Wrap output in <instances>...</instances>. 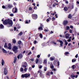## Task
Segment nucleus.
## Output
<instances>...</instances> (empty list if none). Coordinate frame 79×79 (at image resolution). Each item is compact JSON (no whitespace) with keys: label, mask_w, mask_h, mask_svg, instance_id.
Returning <instances> with one entry per match:
<instances>
[{"label":"nucleus","mask_w":79,"mask_h":79,"mask_svg":"<svg viewBox=\"0 0 79 79\" xmlns=\"http://www.w3.org/2000/svg\"><path fill=\"white\" fill-rule=\"evenodd\" d=\"M8 8H9V9H11V8L13 7L12 5L11 4H8L7 6Z\"/></svg>","instance_id":"f8f14e48"},{"label":"nucleus","mask_w":79,"mask_h":79,"mask_svg":"<svg viewBox=\"0 0 79 79\" xmlns=\"http://www.w3.org/2000/svg\"><path fill=\"white\" fill-rule=\"evenodd\" d=\"M5 64V62L3 59H2V66H3L4 64Z\"/></svg>","instance_id":"6ab92c4d"},{"label":"nucleus","mask_w":79,"mask_h":79,"mask_svg":"<svg viewBox=\"0 0 79 79\" xmlns=\"http://www.w3.org/2000/svg\"><path fill=\"white\" fill-rule=\"evenodd\" d=\"M32 70V68L31 67H29V69H28V70L29 71H31Z\"/></svg>","instance_id":"4c0bfd02"},{"label":"nucleus","mask_w":79,"mask_h":79,"mask_svg":"<svg viewBox=\"0 0 79 79\" xmlns=\"http://www.w3.org/2000/svg\"><path fill=\"white\" fill-rule=\"evenodd\" d=\"M40 27H44V25H43L42 23H40Z\"/></svg>","instance_id":"bb28decb"},{"label":"nucleus","mask_w":79,"mask_h":79,"mask_svg":"<svg viewBox=\"0 0 79 79\" xmlns=\"http://www.w3.org/2000/svg\"><path fill=\"white\" fill-rule=\"evenodd\" d=\"M17 60V58H16V57H15L14 61V63H15L16 62Z\"/></svg>","instance_id":"4be33fe9"},{"label":"nucleus","mask_w":79,"mask_h":79,"mask_svg":"<svg viewBox=\"0 0 79 79\" xmlns=\"http://www.w3.org/2000/svg\"><path fill=\"white\" fill-rule=\"evenodd\" d=\"M32 18L35 20H36L38 18V15H37L35 14H32L31 15Z\"/></svg>","instance_id":"7ed1b4c3"},{"label":"nucleus","mask_w":79,"mask_h":79,"mask_svg":"<svg viewBox=\"0 0 79 79\" xmlns=\"http://www.w3.org/2000/svg\"><path fill=\"white\" fill-rule=\"evenodd\" d=\"M21 43H22V42L21 41H19L18 42V44L19 45H20Z\"/></svg>","instance_id":"a878e982"},{"label":"nucleus","mask_w":79,"mask_h":79,"mask_svg":"<svg viewBox=\"0 0 79 79\" xmlns=\"http://www.w3.org/2000/svg\"><path fill=\"white\" fill-rule=\"evenodd\" d=\"M69 54V52H66L65 53V54H66V55H67Z\"/></svg>","instance_id":"09e8293b"},{"label":"nucleus","mask_w":79,"mask_h":79,"mask_svg":"<svg viewBox=\"0 0 79 79\" xmlns=\"http://www.w3.org/2000/svg\"><path fill=\"white\" fill-rule=\"evenodd\" d=\"M70 29V27H69V26H67L66 27V29L67 30H69Z\"/></svg>","instance_id":"a19ab883"},{"label":"nucleus","mask_w":79,"mask_h":79,"mask_svg":"<svg viewBox=\"0 0 79 79\" xmlns=\"http://www.w3.org/2000/svg\"><path fill=\"white\" fill-rule=\"evenodd\" d=\"M75 65H73L72 66V69H75Z\"/></svg>","instance_id":"79ce46f5"},{"label":"nucleus","mask_w":79,"mask_h":79,"mask_svg":"<svg viewBox=\"0 0 79 79\" xmlns=\"http://www.w3.org/2000/svg\"><path fill=\"white\" fill-rule=\"evenodd\" d=\"M8 49H11V44L10 43H9V44H8Z\"/></svg>","instance_id":"dca6fc26"},{"label":"nucleus","mask_w":79,"mask_h":79,"mask_svg":"<svg viewBox=\"0 0 79 79\" xmlns=\"http://www.w3.org/2000/svg\"><path fill=\"white\" fill-rule=\"evenodd\" d=\"M30 74H22V78H27L28 77L30 76Z\"/></svg>","instance_id":"20e7f679"},{"label":"nucleus","mask_w":79,"mask_h":79,"mask_svg":"<svg viewBox=\"0 0 79 79\" xmlns=\"http://www.w3.org/2000/svg\"><path fill=\"white\" fill-rule=\"evenodd\" d=\"M13 4H14V5H15V6L16 5V3L15 2H14L13 3Z\"/></svg>","instance_id":"bf43d9fd"},{"label":"nucleus","mask_w":79,"mask_h":79,"mask_svg":"<svg viewBox=\"0 0 79 79\" xmlns=\"http://www.w3.org/2000/svg\"><path fill=\"white\" fill-rule=\"evenodd\" d=\"M10 16H14L13 14H11L10 15Z\"/></svg>","instance_id":"e2e57ef3"},{"label":"nucleus","mask_w":79,"mask_h":79,"mask_svg":"<svg viewBox=\"0 0 79 79\" xmlns=\"http://www.w3.org/2000/svg\"><path fill=\"white\" fill-rule=\"evenodd\" d=\"M47 68L46 67H45L44 68V71H46L47 70Z\"/></svg>","instance_id":"ea45409f"},{"label":"nucleus","mask_w":79,"mask_h":79,"mask_svg":"<svg viewBox=\"0 0 79 79\" xmlns=\"http://www.w3.org/2000/svg\"><path fill=\"white\" fill-rule=\"evenodd\" d=\"M78 57V54H76V56H75V57L76 58H77Z\"/></svg>","instance_id":"338daca9"},{"label":"nucleus","mask_w":79,"mask_h":79,"mask_svg":"<svg viewBox=\"0 0 79 79\" xmlns=\"http://www.w3.org/2000/svg\"><path fill=\"white\" fill-rule=\"evenodd\" d=\"M40 77H42L43 76V75L42 73V72H40Z\"/></svg>","instance_id":"5701e85b"},{"label":"nucleus","mask_w":79,"mask_h":79,"mask_svg":"<svg viewBox=\"0 0 79 79\" xmlns=\"http://www.w3.org/2000/svg\"><path fill=\"white\" fill-rule=\"evenodd\" d=\"M71 41V40L70 39H69L68 40V42H70Z\"/></svg>","instance_id":"13d9d810"},{"label":"nucleus","mask_w":79,"mask_h":79,"mask_svg":"<svg viewBox=\"0 0 79 79\" xmlns=\"http://www.w3.org/2000/svg\"><path fill=\"white\" fill-rule=\"evenodd\" d=\"M68 22L67 20H64V22H63V24H64V25L68 24Z\"/></svg>","instance_id":"1a4fd4ad"},{"label":"nucleus","mask_w":79,"mask_h":79,"mask_svg":"<svg viewBox=\"0 0 79 79\" xmlns=\"http://www.w3.org/2000/svg\"><path fill=\"white\" fill-rule=\"evenodd\" d=\"M18 11V9L16 8V6L15 7V8L12 9V12L13 13H16Z\"/></svg>","instance_id":"39448f33"},{"label":"nucleus","mask_w":79,"mask_h":79,"mask_svg":"<svg viewBox=\"0 0 79 79\" xmlns=\"http://www.w3.org/2000/svg\"><path fill=\"white\" fill-rule=\"evenodd\" d=\"M43 66L42 65H40L39 67V69H41L42 67Z\"/></svg>","instance_id":"603ef678"},{"label":"nucleus","mask_w":79,"mask_h":79,"mask_svg":"<svg viewBox=\"0 0 79 79\" xmlns=\"http://www.w3.org/2000/svg\"><path fill=\"white\" fill-rule=\"evenodd\" d=\"M59 42L60 43V46L61 47H62L63 45V42L61 40H59Z\"/></svg>","instance_id":"9d476101"},{"label":"nucleus","mask_w":79,"mask_h":79,"mask_svg":"<svg viewBox=\"0 0 79 79\" xmlns=\"http://www.w3.org/2000/svg\"><path fill=\"white\" fill-rule=\"evenodd\" d=\"M33 43L35 44H36V43H37V41L36 40H35V41L33 42Z\"/></svg>","instance_id":"3c124183"},{"label":"nucleus","mask_w":79,"mask_h":79,"mask_svg":"<svg viewBox=\"0 0 79 79\" xmlns=\"http://www.w3.org/2000/svg\"><path fill=\"white\" fill-rule=\"evenodd\" d=\"M29 23L28 22L27 20H26V22H25L26 24H28V23Z\"/></svg>","instance_id":"49530a36"},{"label":"nucleus","mask_w":79,"mask_h":79,"mask_svg":"<svg viewBox=\"0 0 79 79\" xmlns=\"http://www.w3.org/2000/svg\"><path fill=\"white\" fill-rule=\"evenodd\" d=\"M55 18L54 17H53L52 18V21H54V20H55Z\"/></svg>","instance_id":"58836bf2"},{"label":"nucleus","mask_w":79,"mask_h":79,"mask_svg":"<svg viewBox=\"0 0 79 79\" xmlns=\"http://www.w3.org/2000/svg\"><path fill=\"white\" fill-rule=\"evenodd\" d=\"M60 65V62L59 61H58L57 62V66H59Z\"/></svg>","instance_id":"de8ad7c7"},{"label":"nucleus","mask_w":79,"mask_h":79,"mask_svg":"<svg viewBox=\"0 0 79 79\" xmlns=\"http://www.w3.org/2000/svg\"><path fill=\"white\" fill-rule=\"evenodd\" d=\"M4 28V26L3 24H0V29H3Z\"/></svg>","instance_id":"4468645a"},{"label":"nucleus","mask_w":79,"mask_h":79,"mask_svg":"<svg viewBox=\"0 0 79 79\" xmlns=\"http://www.w3.org/2000/svg\"><path fill=\"white\" fill-rule=\"evenodd\" d=\"M72 18V15L71 14H69L68 16V18H69L70 19H71V18Z\"/></svg>","instance_id":"aec40b11"},{"label":"nucleus","mask_w":79,"mask_h":79,"mask_svg":"<svg viewBox=\"0 0 79 79\" xmlns=\"http://www.w3.org/2000/svg\"><path fill=\"white\" fill-rule=\"evenodd\" d=\"M54 65H56L57 64L56 60H54L53 62Z\"/></svg>","instance_id":"c9c22d12"},{"label":"nucleus","mask_w":79,"mask_h":79,"mask_svg":"<svg viewBox=\"0 0 79 79\" xmlns=\"http://www.w3.org/2000/svg\"><path fill=\"white\" fill-rule=\"evenodd\" d=\"M2 8L3 9H5V6H4L3 5L2 6Z\"/></svg>","instance_id":"5fc2aeb1"},{"label":"nucleus","mask_w":79,"mask_h":79,"mask_svg":"<svg viewBox=\"0 0 79 79\" xmlns=\"http://www.w3.org/2000/svg\"><path fill=\"white\" fill-rule=\"evenodd\" d=\"M23 55L22 54H20L18 56H17V58H18V59H21L22 58H23Z\"/></svg>","instance_id":"6e6552de"},{"label":"nucleus","mask_w":79,"mask_h":79,"mask_svg":"<svg viewBox=\"0 0 79 79\" xmlns=\"http://www.w3.org/2000/svg\"><path fill=\"white\" fill-rule=\"evenodd\" d=\"M40 55H37V57L38 58H40Z\"/></svg>","instance_id":"4d7b16f0"},{"label":"nucleus","mask_w":79,"mask_h":79,"mask_svg":"<svg viewBox=\"0 0 79 79\" xmlns=\"http://www.w3.org/2000/svg\"><path fill=\"white\" fill-rule=\"evenodd\" d=\"M29 10H32V8L31 7H30L29 8Z\"/></svg>","instance_id":"8fccbe9b"},{"label":"nucleus","mask_w":79,"mask_h":79,"mask_svg":"<svg viewBox=\"0 0 79 79\" xmlns=\"http://www.w3.org/2000/svg\"><path fill=\"white\" fill-rule=\"evenodd\" d=\"M39 31H42L43 30V27H39L38 29Z\"/></svg>","instance_id":"2eb2a0df"},{"label":"nucleus","mask_w":79,"mask_h":79,"mask_svg":"<svg viewBox=\"0 0 79 79\" xmlns=\"http://www.w3.org/2000/svg\"><path fill=\"white\" fill-rule=\"evenodd\" d=\"M2 52H4L5 53H7V52H6V50H4V48H2Z\"/></svg>","instance_id":"412c9836"},{"label":"nucleus","mask_w":79,"mask_h":79,"mask_svg":"<svg viewBox=\"0 0 79 79\" xmlns=\"http://www.w3.org/2000/svg\"><path fill=\"white\" fill-rule=\"evenodd\" d=\"M40 37L41 39H42L43 38V35L41 33L40 34Z\"/></svg>","instance_id":"cd10ccee"},{"label":"nucleus","mask_w":79,"mask_h":79,"mask_svg":"<svg viewBox=\"0 0 79 79\" xmlns=\"http://www.w3.org/2000/svg\"><path fill=\"white\" fill-rule=\"evenodd\" d=\"M65 3L67 4H68L69 3V2L68 1H66V2H65Z\"/></svg>","instance_id":"774afa93"},{"label":"nucleus","mask_w":79,"mask_h":79,"mask_svg":"<svg viewBox=\"0 0 79 79\" xmlns=\"http://www.w3.org/2000/svg\"><path fill=\"white\" fill-rule=\"evenodd\" d=\"M23 34V32L22 31H21L20 32L18 35L19 36H21V35H22Z\"/></svg>","instance_id":"c85d7f7f"},{"label":"nucleus","mask_w":79,"mask_h":79,"mask_svg":"<svg viewBox=\"0 0 79 79\" xmlns=\"http://www.w3.org/2000/svg\"><path fill=\"white\" fill-rule=\"evenodd\" d=\"M4 47L5 48H8V47L7 46V43H6L5 44Z\"/></svg>","instance_id":"7c9ffc66"},{"label":"nucleus","mask_w":79,"mask_h":79,"mask_svg":"<svg viewBox=\"0 0 79 79\" xmlns=\"http://www.w3.org/2000/svg\"><path fill=\"white\" fill-rule=\"evenodd\" d=\"M50 68L52 69H53L54 68L53 65H52L51 66H50Z\"/></svg>","instance_id":"37998d69"},{"label":"nucleus","mask_w":79,"mask_h":79,"mask_svg":"<svg viewBox=\"0 0 79 79\" xmlns=\"http://www.w3.org/2000/svg\"><path fill=\"white\" fill-rule=\"evenodd\" d=\"M69 31L70 33H72V30L71 29L69 30Z\"/></svg>","instance_id":"864d4df0"},{"label":"nucleus","mask_w":79,"mask_h":79,"mask_svg":"<svg viewBox=\"0 0 79 79\" xmlns=\"http://www.w3.org/2000/svg\"><path fill=\"white\" fill-rule=\"evenodd\" d=\"M71 77L72 78H74L75 77V78H77V77L78 76V75H76V76H75V75H71Z\"/></svg>","instance_id":"9b49d317"},{"label":"nucleus","mask_w":79,"mask_h":79,"mask_svg":"<svg viewBox=\"0 0 79 79\" xmlns=\"http://www.w3.org/2000/svg\"><path fill=\"white\" fill-rule=\"evenodd\" d=\"M35 47L34 46H33L32 48H31V50H34V49Z\"/></svg>","instance_id":"052dcab7"},{"label":"nucleus","mask_w":79,"mask_h":79,"mask_svg":"<svg viewBox=\"0 0 79 79\" xmlns=\"http://www.w3.org/2000/svg\"><path fill=\"white\" fill-rule=\"evenodd\" d=\"M69 35L68 33H66V35H65V37H66V38L68 39L69 38Z\"/></svg>","instance_id":"ddd939ff"},{"label":"nucleus","mask_w":79,"mask_h":79,"mask_svg":"<svg viewBox=\"0 0 79 79\" xmlns=\"http://www.w3.org/2000/svg\"><path fill=\"white\" fill-rule=\"evenodd\" d=\"M2 22H3V24H4L5 25L9 24L10 25V26H7L8 27H10L11 26H13V22L11 19H5L4 21L3 19H2Z\"/></svg>","instance_id":"f257e3e1"},{"label":"nucleus","mask_w":79,"mask_h":79,"mask_svg":"<svg viewBox=\"0 0 79 79\" xmlns=\"http://www.w3.org/2000/svg\"><path fill=\"white\" fill-rule=\"evenodd\" d=\"M76 61V59H73L72 60V62L73 63L74 62H75Z\"/></svg>","instance_id":"393cba45"},{"label":"nucleus","mask_w":79,"mask_h":79,"mask_svg":"<svg viewBox=\"0 0 79 79\" xmlns=\"http://www.w3.org/2000/svg\"><path fill=\"white\" fill-rule=\"evenodd\" d=\"M32 68H34L35 67V65H32Z\"/></svg>","instance_id":"69168bd1"},{"label":"nucleus","mask_w":79,"mask_h":79,"mask_svg":"<svg viewBox=\"0 0 79 79\" xmlns=\"http://www.w3.org/2000/svg\"><path fill=\"white\" fill-rule=\"evenodd\" d=\"M50 72L49 71L47 73V75L50 76Z\"/></svg>","instance_id":"2f4dec72"},{"label":"nucleus","mask_w":79,"mask_h":79,"mask_svg":"<svg viewBox=\"0 0 79 79\" xmlns=\"http://www.w3.org/2000/svg\"><path fill=\"white\" fill-rule=\"evenodd\" d=\"M16 41L15 39H14L13 40H12V43H13L14 44H15L16 43Z\"/></svg>","instance_id":"a211bd4d"},{"label":"nucleus","mask_w":79,"mask_h":79,"mask_svg":"<svg viewBox=\"0 0 79 79\" xmlns=\"http://www.w3.org/2000/svg\"><path fill=\"white\" fill-rule=\"evenodd\" d=\"M22 67H23V68H26L27 67V65H22Z\"/></svg>","instance_id":"473e14b6"},{"label":"nucleus","mask_w":79,"mask_h":79,"mask_svg":"<svg viewBox=\"0 0 79 79\" xmlns=\"http://www.w3.org/2000/svg\"><path fill=\"white\" fill-rule=\"evenodd\" d=\"M36 64H37L38 62H39V59L38 58H36L35 60Z\"/></svg>","instance_id":"b1692460"},{"label":"nucleus","mask_w":79,"mask_h":79,"mask_svg":"<svg viewBox=\"0 0 79 79\" xmlns=\"http://www.w3.org/2000/svg\"><path fill=\"white\" fill-rule=\"evenodd\" d=\"M23 64H24V65H27V63L26 62H23Z\"/></svg>","instance_id":"c756f323"},{"label":"nucleus","mask_w":79,"mask_h":79,"mask_svg":"<svg viewBox=\"0 0 79 79\" xmlns=\"http://www.w3.org/2000/svg\"><path fill=\"white\" fill-rule=\"evenodd\" d=\"M77 38L78 39H79V33H77Z\"/></svg>","instance_id":"a18cd8bd"},{"label":"nucleus","mask_w":79,"mask_h":79,"mask_svg":"<svg viewBox=\"0 0 79 79\" xmlns=\"http://www.w3.org/2000/svg\"><path fill=\"white\" fill-rule=\"evenodd\" d=\"M70 8V7H67L66 6L64 7V11H67Z\"/></svg>","instance_id":"0eeeda50"},{"label":"nucleus","mask_w":79,"mask_h":79,"mask_svg":"<svg viewBox=\"0 0 79 79\" xmlns=\"http://www.w3.org/2000/svg\"><path fill=\"white\" fill-rule=\"evenodd\" d=\"M8 74V70L6 68L4 69V74L5 75H6Z\"/></svg>","instance_id":"423d86ee"},{"label":"nucleus","mask_w":79,"mask_h":79,"mask_svg":"<svg viewBox=\"0 0 79 79\" xmlns=\"http://www.w3.org/2000/svg\"><path fill=\"white\" fill-rule=\"evenodd\" d=\"M51 43L52 44H54L55 45H56V43L55 42L52 41V42H51Z\"/></svg>","instance_id":"c03bdc74"},{"label":"nucleus","mask_w":79,"mask_h":79,"mask_svg":"<svg viewBox=\"0 0 79 79\" xmlns=\"http://www.w3.org/2000/svg\"><path fill=\"white\" fill-rule=\"evenodd\" d=\"M65 45H66V46L67 45L68 43L67 42V41L66 40H65Z\"/></svg>","instance_id":"72a5a7b5"},{"label":"nucleus","mask_w":79,"mask_h":79,"mask_svg":"<svg viewBox=\"0 0 79 79\" xmlns=\"http://www.w3.org/2000/svg\"><path fill=\"white\" fill-rule=\"evenodd\" d=\"M23 69L21 68V69H20V71L21 72H22L23 71Z\"/></svg>","instance_id":"e433bc0d"},{"label":"nucleus","mask_w":79,"mask_h":79,"mask_svg":"<svg viewBox=\"0 0 79 79\" xmlns=\"http://www.w3.org/2000/svg\"><path fill=\"white\" fill-rule=\"evenodd\" d=\"M47 63V61L46 60H44V64H46Z\"/></svg>","instance_id":"f704fd0d"},{"label":"nucleus","mask_w":79,"mask_h":79,"mask_svg":"<svg viewBox=\"0 0 79 79\" xmlns=\"http://www.w3.org/2000/svg\"><path fill=\"white\" fill-rule=\"evenodd\" d=\"M44 31L45 32H47L48 31V30L46 29H45L44 30Z\"/></svg>","instance_id":"680f3d73"},{"label":"nucleus","mask_w":79,"mask_h":79,"mask_svg":"<svg viewBox=\"0 0 79 79\" xmlns=\"http://www.w3.org/2000/svg\"><path fill=\"white\" fill-rule=\"evenodd\" d=\"M50 60L52 61L55 60V58H53V57H50Z\"/></svg>","instance_id":"f3484780"},{"label":"nucleus","mask_w":79,"mask_h":79,"mask_svg":"<svg viewBox=\"0 0 79 79\" xmlns=\"http://www.w3.org/2000/svg\"><path fill=\"white\" fill-rule=\"evenodd\" d=\"M31 54V52H29V53L28 54V55H30Z\"/></svg>","instance_id":"0e129e2a"},{"label":"nucleus","mask_w":79,"mask_h":79,"mask_svg":"<svg viewBox=\"0 0 79 79\" xmlns=\"http://www.w3.org/2000/svg\"><path fill=\"white\" fill-rule=\"evenodd\" d=\"M70 27L71 28H72V29L73 28V26L72 25H71L70 26Z\"/></svg>","instance_id":"6e6d98bb"},{"label":"nucleus","mask_w":79,"mask_h":79,"mask_svg":"<svg viewBox=\"0 0 79 79\" xmlns=\"http://www.w3.org/2000/svg\"><path fill=\"white\" fill-rule=\"evenodd\" d=\"M18 47L16 46H14L13 47V48L12 49V50L15 53H16L18 52Z\"/></svg>","instance_id":"f03ea898"}]
</instances>
